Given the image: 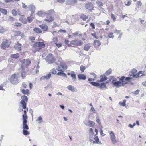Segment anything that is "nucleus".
<instances>
[{
  "label": "nucleus",
  "instance_id": "f257e3e1",
  "mask_svg": "<svg viewBox=\"0 0 146 146\" xmlns=\"http://www.w3.org/2000/svg\"><path fill=\"white\" fill-rule=\"evenodd\" d=\"M21 63V67L23 70H25L31 64V60L28 59H24L20 61Z\"/></svg>",
  "mask_w": 146,
  "mask_h": 146
},
{
  "label": "nucleus",
  "instance_id": "f03ea898",
  "mask_svg": "<svg viewBox=\"0 0 146 146\" xmlns=\"http://www.w3.org/2000/svg\"><path fill=\"white\" fill-rule=\"evenodd\" d=\"M55 12L53 9H50L48 10L47 13L43 12L42 11H38L36 14L39 16L43 17L46 16V15H51L53 14H54Z\"/></svg>",
  "mask_w": 146,
  "mask_h": 146
},
{
  "label": "nucleus",
  "instance_id": "7ed1b4c3",
  "mask_svg": "<svg viewBox=\"0 0 146 146\" xmlns=\"http://www.w3.org/2000/svg\"><path fill=\"white\" fill-rule=\"evenodd\" d=\"M19 74V73H17V74L15 73L11 75L10 78V81L11 83L13 84L16 85L19 82L17 77V76Z\"/></svg>",
  "mask_w": 146,
  "mask_h": 146
},
{
  "label": "nucleus",
  "instance_id": "20e7f679",
  "mask_svg": "<svg viewBox=\"0 0 146 146\" xmlns=\"http://www.w3.org/2000/svg\"><path fill=\"white\" fill-rule=\"evenodd\" d=\"M43 42H35L32 45V46L34 48L38 47V51H39L40 50L44 48L45 47V44L44 43V41L42 40Z\"/></svg>",
  "mask_w": 146,
  "mask_h": 146
},
{
  "label": "nucleus",
  "instance_id": "39448f33",
  "mask_svg": "<svg viewBox=\"0 0 146 146\" xmlns=\"http://www.w3.org/2000/svg\"><path fill=\"white\" fill-rule=\"evenodd\" d=\"M83 43V42L80 40L74 39L70 42V45L71 47L80 46Z\"/></svg>",
  "mask_w": 146,
  "mask_h": 146
},
{
  "label": "nucleus",
  "instance_id": "423d86ee",
  "mask_svg": "<svg viewBox=\"0 0 146 146\" xmlns=\"http://www.w3.org/2000/svg\"><path fill=\"white\" fill-rule=\"evenodd\" d=\"M132 79L131 78L127 77L125 78L124 76H122L119 79V81H121L123 85L124 86L125 84L129 83Z\"/></svg>",
  "mask_w": 146,
  "mask_h": 146
},
{
  "label": "nucleus",
  "instance_id": "0eeeda50",
  "mask_svg": "<svg viewBox=\"0 0 146 146\" xmlns=\"http://www.w3.org/2000/svg\"><path fill=\"white\" fill-rule=\"evenodd\" d=\"M21 98L22 100L20 102V104L22 105L23 108L25 109L26 108L28 98L26 96L23 95L21 97Z\"/></svg>",
  "mask_w": 146,
  "mask_h": 146
},
{
  "label": "nucleus",
  "instance_id": "6e6552de",
  "mask_svg": "<svg viewBox=\"0 0 146 146\" xmlns=\"http://www.w3.org/2000/svg\"><path fill=\"white\" fill-rule=\"evenodd\" d=\"M46 60L49 64L53 63L56 60V59L54 57L52 54H49L46 57Z\"/></svg>",
  "mask_w": 146,
  "mask_h": 146
},
{
  "label": "nucleus",
  "instance_id": "1a4fd4ad",
  "mask_svg": "<svg viewBox=\"0 0 146 146\" xmlns=\"http://www.w3.org/2000/svg\"><path fill=\"white\" fill-rule=\"evenodd\" d=\"M67 68L66 64L63 62H60L59 66L58 67V71L63 72Z\"/></svg>",
  "mask_w": 146,
  "mask_h": 146
},
{
  "label": "nucleus",
  "instance_id": "9d476101",
  "mask_svg": "<svg viewBox=\"0 0 146 146\" xmlns=\"http://www.w3.org/2000/svg\"><path fill=\"white\" fill-rule=\"evenodd\" d=\"M11 42L9 40H5L4 41L1 45V47L3 49H5L10 46Z\"/></svg>",
  "mask_w": 146,
  "mask_h": 146
},
{
  "label": "nucleus",
  "instance_id": "9b49d317",
  "mask_svg": "<svg viewBox=\"0 0 146 146\" xmlns=\"http://www.w3.org/2000/svg\"><path fill=\"white\" fill-rule=\"evenodd\" d=\"M137 72V70L135 68L132 69L129 72L130 78H132L134 77L135 78H138Z\"/></svg>",
  "mask_w": 146,
  "mask_h": 146
},
{
  "label": "nucleus",
  "instance_id": "f8f14e48",
  "mask_svg": "<svg viewBox=\"0 0 146 146\" xmlns=\"http://www.w3.org/2000/svg\"><path fill=\"white\" fill-rule=\"evenodd\" d=\"M110 135L111 140L113 143L114 144L116 143L117 141L114 133L113 131H111L110 133Z\"/></svg>",
  "mask_w": 146,
  "mask_h": 146
},
{
  "label": "nucleus",
  "instance_id": "ddd939ff",
  "mask_svg": "<svg viewBox=\"0 0 146 146\" xmlns=\"http://www.w3.org/2000/svg\"><path fill=\"white\" fill-rule=\"evenodd\" d=\"M51 15H46V18L44 19V21L50 23L52 22L54 19V18Z\"/></svg>",
  "mask_w": 146,
  "mask_h": 146
},
{
  "label": "nucleus",
  "instance_id": "4468645a",
  "mask_svg": "<svg viewBox=\"0 0 146 146\" xmlns=\"http://www.w3.org/2000/svg\"><path fill=\"white\" fill-rule=\"evenodd\" d=\"M27 119H23V128L24 129L26 130H28L29 129V127L27 125Z\"/></svg>",
  "mask_w": 146,
  "mask_h": 146
},
{
  "label": "nucleus",
  "instance_id": "2eb2a0df",
  "mask_svg": "<svg viewBox=\"0 0 146 146\" xmlns=\"http://www.w3.org/2000/svg\"><path fill=\"white\" fill-rule=\"evenodd\" d=\"M39 26L43 31H46L48 29V26L45 24H42L40 25Z\"/></svg>",
  "mask_w": 146,
  "mask_h": 146
},
{
  "label": "nucleus",
  "instance_id": "dca6fc26",
  "mask_svg": "<svg viewBox=\"0 0 146 146\" xmlns=\"http://www.w3.org/2000/svg\"><path fill=\"white\" fill-rule=\"evenodd\" d=\"M85 7L87 9L92 10L93 8V5L91 3L88 2L85 4Z\"/></svg>",
  "mask_w": 146,
  "mask_h": 146
},
{
  "label": "nucleus",
  "instance_id": "f3484780",
  "mask_svg": "<svg viewBox=\"0 0 146 146\" xmlns=\"http://www.w3.org/2000/svg\"><path fill=\"white\" fill-rule=\"evenodd\" d=\"M21 46L22 45L19 43V42H18L15 45L14 48L18 51H20L21 50Z\"/></svg>",
  "mask_w": 146,
  "mask_h": 146
},
{
  "label": "nucleus",
  "instance_id": "a211bd4d",
  "mask_svg": "<svg viewBox=\"0 0 146 146\" xmlns=\"http://www.w3.org/2000/svg\"><path fill=\"white\" fill-rule=\"evenodd\" d=\"M116 87L123 86L121 81H115L113 84Z\"/></svg>",
  "mask_w": 146,
  "mask_h": 146
},
{
  "label": "nucleus",
  "instance_id": "6ab92c4d",
  "mask_svg": "<svg viewBox=\"0 0 146 146\" xmlns=\"http://www.w3.org/2000/svg\"><path fill=\"white\" fill-rule=\"evenodd\" d=\"M29 10L31 12V14H33L35 12L36 9V7L35 5H30L29 6Z\"/></svg>",
  "mask_w": 146,
  "mask_h": 146
},
{
  "label": "nucleus",
  "instance_id": "aec40b11",
  "mask_svg": "<svg viewBox=\"0 0 146 146\" xmlns=\"http://www.w3.org/2000/svg\"><path fill=\"white\" fill-rule=\"evenodd\" d=\"M23 34H21V32L19 31H16L14 32V37H16L19 36H22Z\"/></svg>",
  "mask_w": 146,
  "mask_h": 146
},
{
  "label": "nucleus",
  "instance_id": "412c9836",
  "mask_svg": "<svg viewBox=\"0 0 146 146\" xmlns=\"http://www.w3.org/2000/svg\"><path fill=\"white\" fill-rule=\"evenodd\" d=\"M95 141H93L91 139H90V142H92L93 141V143H100V142L99 140L98 137L97 136H96L94 138Z\"/></svg>",
  "mask_w": 146,
  "mask_h": 146
},
{
  "label": "nucleus",
  "instance_id": "4be33fe9",
  "mask_svg": "<svg viewBox=\"0 0 146 146\" xmlns=\"http://www.w3.org/2000/svg\"><path fill=\"white\" fill-rule=\"evenodd\" d=\"M51 76V74L50 73H49V74H47L46 76H43L41 77L40 78V80H43L45 79H49Z\"/></svg>",
  "mask_w": 146,
  "mask_h": 146
},
{
  "label": "nucleus",
  "instance_id": "5701e85b",
  "mask_svg": "<svg viewBox=\"0 0 146 146\" xmlns=\"http://www.w3.org/2000/svg\"><path fill=\"white\" fill-rule=\"evenodd\" d=\"M24 109L25 110L24 111V114L22 116L23 119H27L28 116L27 115V113L28 111V108H26V106L25 109Z\"/></svg>",
  "mask_w": 146,
  "mask_h": 146
},
{
  "label": "nucleus",
  "instance_id": "b1692460",
  "mask_svg": "<svg viewBox=\"0 0 146 146\" xmlns=\"http://www.w3.org/2000/svg\"><path fill=\"white\" fill-rule=\"evenodd\" d=\"M21 91L23 94L29 96L30 94L29 90L27 89L26 90L21 89Z\"/></svg>",
  "mask_w": 146,
  "mask_h": 146
},
{
  "label": "nucleus",
  "instance_id": "393cba45",
  "mask_svg": "<svg viewBox=\"0 0 146 146\" xmlns=\"http://www.w3.org/2000/svg\"><path fill=\"white\" fill-rule=\"evenodd\" d=\"M107 79L108 77H107L105 75H102L100 76V80L98 82H101L106 80Z\"/></svg>",
  "mask_w": 146,
  "mask_h": 146
},
{
  "label": "nucleus",
  "instance_id": "a878e982",
  "mask_svg": "<svg viewBox=\"0 0 146 146\" xmlns=\"http://www.w3.org/2000/svg\"><path fill=\"white\" fill-rule=\"evenodd\" d=\"M101 45V43L100 41L98 40H95L94 41V45L96 48H98Z\"/></svg>",
  "mask_w": 146,
  "mask_h": 146
},
{
  "label": "nucleus",
  "instance_id": "bb28decb",
  "mask_svg": "<svg viewBox=\"0 0 146 146\" xmlns=\"http://www.w3.org/2000/svg\"><path fill=\"white\" fill-rule=\"evenodd\" d=\"M77 0H67L66 3L67 4L73 5L76 3Z\"/></svg>",
  "mask_w": 146,
  "mask_h": 146
},
{
  "label": "nucleus",
  "instance_id": "cd10ccee",
  "mask_svg": "<svg viewBox=\"0 0 146 146\" xmlns=\"http://www.w3.org/2000/svg\"><path fill=\"white\" fill-rule=\"evenodd\" d=\"M34 18V17L33 14H31L30 16L27 17V21L29 23H30L32 21Z\"/></svg>",
  "mask_w": 146,
  "mask_h": 146
},
{
  "label": "nucleus",
  "instance_id": "c85d7f7f",
  "mask_svg": "<svg viewBox=\"0 0 146 146\" xmlns=\"http://www.w3.org/2000/svg\"><path fill=\"white\" fill-rule=\"evenodd\" d=\"M33 31L35 32L38 34L42 32V30L40 28L38 27H35L34 28Z\"/></svg>",
  "mask_w": 146,
  "mask_h": 146
},
{
  "label": "nucleus",
  "instance_id": "c756f323",
  "mask_svg": "<svg viewBox=\"0 0 146 146\" xmlns=\"http://www.w3.org/2000/svg\"><path fill=\"white\" fill-rule=\"evenodd\" d=\"M116 79L113 76H111L109 78V80L110 82H111L113 84L115 81H116Z\"/></svg>",
  "mask_w": 146,
  "mask_h": 146
},
{
  "label": "nucleus",
  "instance_id": "7c9ffc66",
  "mask_svg": "<svg viewBox=\"0 0 146 146\" xmlns=\"http://www.w3.org/2000/svg\"><path fill=\"white\" fill-rule=\"evenodd\" d=\"M78 77L80 80H85L86 79V76L84 74H79L78 75Z\"/></svg>",
  "mask_w": 146,
  "mask_h": 146
},
{
  "label": "nucleus",
  "instance_id": "2f4dec72",
  "mask_svg": "<svg viewBox=\"0 0 146 146\" xmlns=\"http://www.w3.org/2000/svg\"><path fill=\"white\" fill-rule=\"evenodd\" d=\"M90 47V44L88 43V44H85L84 46V49L86 51L89 50Z\"/></svg>",
  "mask_w": 146,
  "mask_h": 146
},
{
  "label": "nucleus",
  "instance_id": "473e14b6",
  "mask_svg": "<svg viewBox=\"0 0 146 146\" xmlns=\"http://www.w3.org/2000/svg\"><path fill=\"white\" fill-rule=\"evenodd\" d=\"M71 76L72 78L73 79L76 80V75L75 72L73 71H71L70 72Z\"/></svg>",
  "mask_w": 146,
  "mask_h": 146
},
{
  "label": "nucleus",
  "instance_id": "72a5a7b5",
  "mask_svg": "<svg viewBox=\"0 0 146 146\" xmlns=\"http://www.w3.org/2000/svg\"><path fill=\"white\" fill-rule=\"evenodd\" d=\"M88 124H86V125H88L90 127H92L93 126L95 125V123L93 121L89 120L88 121Z\"/></svg>",
  "mask_w": 146,
  "mask_h": 146
},
{
  "label": "nucleus",
  "instance_id": "f704fd0d",
  "mask_svg": "<svg viewBox=\"0 0 146 146\" xmlns=\"http://www.w3.org/2000/svg\"><path fill=\"white\" fill-rule=\"evenodd\" d=\"M88 18V16H86V15L84 14H82L81 15L80 18L84 21H86Z\"/></svg>",
  "mask_w": 146,
  "mask_h": 146
},
{
  "label": "nucleus",
  "instance_id": "c9c22d12",
  "mask_svg": "<svg viewBox=\"0 0 146 146\" xmlns=\"http://www.w3.org/2000/svg\"><path fill=\"white\" fill-rule=\"evenodd\" d=\"M19 57V55L18 53L13 54L11 56V57L15 59H17Z\"/></svg>",
  "mask_w": 146,
  "mask_h": 146
},
{
  "label": "nucleus",
  "instance_id": "e433bc0d",
  "mask_svg": "<svg viewBox=\"0 0 146 146\" xmlns=\"http://www.w3.org/2000/svg\"><path fill=\"white\" fill-rule=\"evenodd\" d=\"M126 100L125 99H124L123 100V102H119V105L121 106H125L126 105Z\"/></svg>",
  "mask_w": 146,
  "mask_h": 146
},
{
  "label": "nucleus",
  "instance_id": "4c0bfd02",
  "mask_svg": "<svg viewBox=\"0 0 146 146\" xmlns=\"http://www.w3.org/2000/svg\"><path fill=\"white\" fill-rule=\"evenodd\" d=\"M91 74L93 75L94 76V78L93 79L89 78L88 79V80L89 81H91L92 80L94 81L95 80L97 77V76L96 75V74L93 73H91Z\"/></svg>",
  "mask_w": 146,
  "mask_h": 146
},
{
  "label": "nucleus",
  "instance_id": "58836bf2",
  "mask_svg": "<svg viewBox=\"0 0 146 146\" xmlns=\"http://www.w3.org/2000/svg\"><path fill=\"white\" fill-rule=\"evenodd\" d=\"M99 86V87L102 89H104L107 88L105 83H101Z\"/></svg>",
  "mask_w": 146,
  "mask_h": 146
},
{
  "label": "nucleus",
  "instance_id": "ea45409f",
  "mask_svg": "<svg viewBox=\"0 0 146 146\" xmlns=\"http://www.w3.org/2000/svg\"><path fill=\"white\" fill-rule=\"evenodd\" d=\"M19 20L23 23L26 24L27 23V20L23 17H21L19 19Z\"/></svg>",
  "mask_w": 146,
  "mask_h": 146
},
{
  "label": "nucleus",
  "instance_id": "a19ab883",
  "mask_svg": "<svg viewBox=\"0 0 146 146\" xmlns=\"http://www.w3.org/2000/svg\"><path fill=\"white\" fill-rule=\"evenodd\" d=\"M0 11H1L3 14L5 15H6L7 13V11L4 9L0 7Z\"/></svg>",
  "mask_w": 146,
  "mask_h": 146
},
{
  "label": "nucleus",
  "instance_id": "79ce46f5",
  "mask_svg": "<svg viewBox=\"0 0 146 146\" xmlns=\"http://www.w3.org/2000/svg\"><path fill=\"white\" fill-rule=\"evenodd\" d=\"M24 70H22V71L21 72V75L23 79L25 78L26 77V74Z\"/></svg>",
  "mask_w": 146,
  "mask_h": 146
},
{
  "label": "nucleus",
  "instance_id": "37998d69",
  "mask_svg": "<svg viewBox=\"0 0 146 146\" xmlns=\"http://www.w3.org/2000/svg\"><path fill=\"white\" fill-rule=\"evenodd\" d=\"M112 71V70L111 69H109L106 72L105 74L106 75L108 76L111 73Z\"/></svg>",
  "mask_w": 146,
  "mask_h": 146
},
{
  "label": "nucleus",
  "instance_id": "c03bdc74",
  "mask_svg": "<svg viewBox=\"0 0 146 146\" xmlns=\"http://www.w3.org/2000/svg\"><path fill=\"white\" fill-rule=\"evenodd\" d=\"M22 24L19 22H15L14 25V27H21L22 26Z\"/></svg>",
  "mask_w": 146,
  "mask_h": 146
},
{
  "label": "nucleus",
  "instance_id": "a18cd8bd",
  "mask_svg": "<svg viewBox=\"0 0 146 146\" xmlns=\"http://www.w3.org/2000/svg\"><path fill=\"white\" fill-rule=\"evenodd\" d=\"M67 88L69 90H71L72 91H74V87L71 85H69L68 86Z\"/></svg>",
  "mask_w": 146,
  "mask_h": 146
},
{
  "label": "nucleus",
  "instance_id": "49530a36",
  "mask_svg": "<svg viewBox=\"0 0 146 146\" xmlns=\"http://www.w3.org/2000/svg\"><path fill=\"white\" fill-rule=\"evenodd\" d=\"M57 75H60L64 77H67L66 75V74L63 72H58L57 73Z\"/></svg>",
  "mask_w": 146,
  "mask_h": 146
},
{
  "label": "nucleus",
  "instance_id": "de8ad7c7",
  "mask_svg": "<svg viewBox=\"0 0 146 146\" xmlns=\"http://www.w3.org/2000/svg\"><path fill=\"white\" fill-rule=\"evenodd\" d=\"M86 69V66L83 65H81L80 67V70L82 72H83Z\"/></svg>",
  "mask_w": 146,
  "mask_h": 146
},
{
  "label": "nucleus",
  "instance_id": "09e8293b",
  "mask_svg": "<svg viewBox=\"0 0 146 146\" xmlns=\"http://www.w3.org/2000/svg\"><path fill=\"white\" fill-rule=\"evenodd\" d=\"M23 132L24 135H27L30 134V132L25 129H24L23 131Z\"/></svg>",
  "mask_w": 146,
  "mask_h": 146
},
{
  "label": "nucleus",
  "instance_id": "8fccbe9b",
  "mask_svg": "<svg viewBox=\"0 0 146 146\" xmlns=\"http://www.w3.org/2000/svg\"><path fill=\"white\" fill-rule=\"evenodd\" d=\"M91 84L94 86L97 87L99 86L100 85V84L99 83L95 82H91Z\"/></svg>",
  "mask_w": 146,
  "mask_h": 146
},
{
  "label": "nucleus",
  "instance_id": "3c124183",
  "mask_svg": "<svg viewBox=\"0 0 146 146\" xmlns=\"http://www.w3.org/2000/svg\"><path fill=\"white\" fill-rule=\"evenodd\" d=\"M96 3L98 7H101L103 5L102 3L99 0H98L96 1Z\"/></svg>",
  "mask_w": 146,
  "mask_h": 146
},
{
  "label": "nucleus",
  "instance_id": "603ef678",
  "mask_svg": "<svg viewBox=\"0 0 146 146\" xmlns=\"http://www.w3.org/2000/svg\"><path fill=\"white\" fill-rule=\"evenodd\" d=\"M137 8H140L142 6V3L141 2L139 1H138L137 2Z\"/></svg>",
  "mask_w": 146,
  "mask_h": 146
},
{
  "label": "nucleus",
  "instance_id": "864d4df0",
  "mask_svg": "<svg viewBox=\"0 0 146 146\" xmlns=\"http://www.w3.org/2000/svg\"><path fill=\"white\" fill-rule=\"evenodd\" d=\"M50 73L52 74L55 75L56 74L57 72L55 68H53L51 70Z\"/></svg>",
  "mask_w": 146,
  "mask_h": 146
},
{
  "label": "nucleus",
  "instance_id": "5fc2aeb1",
  "mask_svg": "<svg viewBox=\"0 0 146 146\" xmlns=\"http://www.w3.org/2000/svg\"><path fill=\"white\" fill-rule=\"evenodd\" d=\"M144 72H143L140 71H139L138 73H137V75L138 76V77L139 76H141L143 74Z\"/></svg>",
  "mask_w": 146,
  "mask_h": 146
},
{
  "label": "nucleus",
  "instance_id": "6e6d98bb",
  "mask_svg": "<svg viewBox=\"0 0 146 146\" xmlns=\"http://www.w3.org/2000/svg\"><path fill=\"white\" fill-rule=\"evenodd\" d=\"M58 38L57 37H54L53 39V42L55 44H56L58 42Z\"/></svg>",
  "mask_w": 146,
  "mask_h": 146
},
{
  "label": "nucleus",
  "instance_id": "4d7b16f0",
  "mask_svg": "<svg viewBox=\"0 0 146 146\" xmlns=\"http://www.w3.org/2000/svg\"><path fill=\"white\" fill-rule=\"evenodd\" d=\"M65 42L69 46L71 47L70 45V42H69V41L68 40L65 39Z\"/></svg>",
  "mask_w": 146,
  "mask_h": 146
},
{
  "label": "nucleus",
  "instance_id": "13d9d810",
  "mask_svg": "<svg viewBox=\"0 0 146 146\" xmlns=\"http://www.w3.org/2000/svg\"><path fill=\"white\" fill-rule=\"evenodd\" d=\"M12 13L13 15L14 16H16L17 15V13L16 10L13 9L12 10Z\"/></svg>",
  "mask_w": 146,
  "mask_h": 146
},
{
  "label": "nucleus",
  "instance_id": "bf43d9fd",
  "mask_svg": "<svg viewBox=\"0 0 146 146\" xmlns=\"http://www.w3.org/2000/svg\"><path fill=\"white\" fill-rule=\"evenodd\" d=\"M139 91L140 90L139 89H137L136 90V91L132 92V93L133 94L136 95L138 94Z\"/></svg>",
  "mask_w": 146,
  "mask_h": 146
},
{
  "label": "nucleus",
  "instance_id": "052dcab7",
  "mask_svg": "<svg viewBox=\"0 0 146 146\" xmlns=\"http://www.w3.org/2000/svg\"><path fill=\"white\" fill-rule=\"evenodd\" d=\"M111 18L112 19L113 21H115L116 20V17L115 15L112 13L111 14Z\"/></svg>",
  "mask_w": 146,
  "mask_h": 146
},
{
  "label": "nucleus",
  "instance_id": "680f3d73",
  "mask_svg": "<svg viewBox=\"0 0 146 146\" xmlns=\"http://www.w3.org/2000/svg\"><path fill=\"white\" fill-rule=\"evenodd\" d=\"M91 35L94 38L96 39H98V37L96 35V33H92Z\"/></svg>",
  "mask_w": 146,
  "mask_h": 146
},
{
  "label": "nucleus",
  "instance_id": "e2e57ef3",
  "mask_svg": "<svg viewBox=\"0 0 146 146\" xmlns=\"http://www.w3.org/2000/svg\"><path fill=\"white\" fill-rule=\"evenodd\" d=\"M36 121H38L39 123H41L42 122V119L41 117L40 116L39 117Z\"/></svg>",
  "mask_w": 146,
  "mask_h": 146
},
{
  "label": "nucleus",
  "instance_id": "0e129e2a",
  "mask_svg": "<svg viewBox=\"0 0 146 146\" xmlns=\"http://www.w3.org/2000/svg\"><path fill=\"white\" fill-rule=\"evenodd\" d=\"M5 31L4 28L1 26H0V33H3Z\"/></svg>",
  "mask_w": 146,
  "mask_h": 146
},
{
  "label": "nucleus",
  "instance_id": "69168bd1",
  "mask_svg": "<svg viewBox=\"0 0 146 146\" xmlns=\"http://www.w3.org/2000/svg\"><path fill=\"white\" fill-rule=\"evenodd\" d=\"M29 39L32 42H33L35 40V38L33 36H31L29 37Z\"/></svg>",
  "mask_w": 146,
  "mask_h": 146
},
{
  "label": "nucleus",
  "instance_id": "338daca9",
  "mask_svg": "<svg viewBox=\"0 0 146 146\" xmlns=\"http://www.w3.org/2000/svg\"><path fill=\"white\" fill-rule=\"evenodd\" d=\"M113 33H110L108 35V37L110 38H113L114 37V35H113Z\"/></svg>",
  "mask_w": 146,
  "mask_h": 146
},
{
  "label": "nucleus",
  "instance_id": "774afa93",
  "mask_svg": "<svg viewBox=\"0 0 146 146\" xmlns=\"http://www.w3.org/2000/svg\"><path fill=\"white\" fill-rule=\"evenodd\" d=\"M121 30H119L115 29L114 31V33L117 35L119 34L120 33H121Z\"/></svg>",
  "mask_w": 146,
  "mask_h": 146
}]
</instances>
